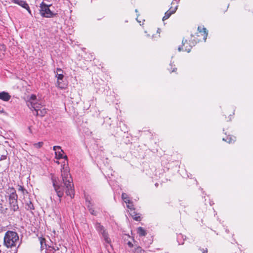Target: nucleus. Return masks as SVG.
I'll list each match as a JSON object with an SVG mask.
<instances>
[{
	"label": "nucleus",
	"mask_w": 253,
	"mask_h": 253,
	"mask_svg": "<svg viewBox=\"0 0 253 253\" xmlns=\"http://www.w3.org/2000/svg\"><path fill=\"white\" fill-rule=\"evenodd\" d=\"M55 77L57 78L56 86L61 89L66 88L67 84L64 81V75L62 74H56Z\"/></svg>",
	"instance_id": "nucleus-7"
},
{
	"label": "nucleus",
	"mask_w": 253,
	"mask_h": 253,
	"mask_svg": "<svg viewBox=\"0 0 253 253\" xmlns=\"http://www.w3.org/2000/svg\"><path fill=\"white\" fill-rule=\"evenodd\" d=\"M95 226L96 229L98 231V232H99L100 234L102 235L105 242L107 244H110L111 239L108 237V233L104 229V227L99 223H96Z\"/></svg>",
	"instance_id": "nucleus-5"
},
{
	"label": "nucleus",
	"mask_w": 253,
	"mask_h": 253,
	"mask_svg": "<svg viewBox=\"0 0 253 253\" xmlns=\"http://www.w3.org/2000/svg\"><path fill=\"white\" fill-rule=\"evenodd\" d=\"M127 208L129 210V212L134 210L133 205L131 201H126Z\"/></svg>",
	"instance_id": "nucleus-20"
},
{
	"label": "nucleus",
	"mask_w": 253,
	"mask_h": 253,
	"mask_svg": "<svg viewBox=\"0 0 253 253\" xmlns=\"http://www.w3.org/2000/svg\"><path fill=\"white\" fill-rule=\"evenodd\" d=\"M11 2L19 5L23 8L27 10L30 14H31V11L28 4L23 0H11Z\"/></svg>",
	"instance_id": "nucleus-10"
},
{
	"label": "nucleus",
	"mask_w": 253,
	"mask_h": 253,
	"mask_svg": "<svg viewBox=\"0 0 253 253\" xmlns=\"http://www.w3.org/2000/svg\"><path fill=\"white\" fill-rule=\"evenodd\" d=\"M175 70H176V68H173L171 72H174Z\"/></svg>",
	"instance_id": "nucleus-32"
},
{
	"label": "nucleus",
	"mask_w": 253,
	"mask_h": 253,
	"mask_svg": "<svg viewBox=\"0 0 253 253\" xmlns=\"http://www.w3.org/2000/svg\"><path fill=\"white\" fill-rule=\"evenodd\" d=\"M129 213L134 220L136 221H140L141 220V218L140 216L139 215V214L137 213L134 211V210H132V211H130Z\"/></svg>",
	"instance_id": "nucleus-17"
},
{
	"label": "nucleus",
	"mask_w": 253,
	"mask_h": 253,
	"mask_svg": "<svg viewBox=\"0 0 253 253\" xmlns=\"http://www.w3.org/2000/svg\"><path fill=\"white\" fill-rule=\"evenodd\" d=\"M157 185H158V184H157V183H156V184H155V185H156V186H157Z\"/></svg>",
	"instance_id": "nucleus-34"
},
{
	"label": "nucleus",
	"mask_w": 253,
	"mask_h": 253,
	"mask_svg": "<svg viewBox=\"0 0 253 253\" xmlns=\"http://www.w3.org/2000/svg\"><path fill=\"white\" fill-rule=\"evenodd\" d=\"M27 206H28V209H30V210L34 209V206H33V204L31 203V202H30L29 204H28L27 205Z\"/></svg>",
	"instance_id": "nucleus-26"
},
{
	"label": "nucleus",
	"mask_w": 253,
	"mask_h": 253,
	"mask_svg": "<svg viewBox=\"0 0 253 253\" xmlns=\"http://www.w3.org/2000/svg\"><path fill=\"white\" fill-rule=\"evenodd\" d=\"M85 202V205L87 206V208L88 209V210L90 211V213L93 215H96L95 212L92 208L93 204L91 202V199H90L88 197H86Z\"/></svg>",
	"instance_id": "nucleus-12"
},
{
	"label": "nucleus",
	"mask_w": 253,
	"mask_h": 253,
	"mask_svg": "<svg viewBox=\"0 0 253 253\" xmlns=\"http://www.w3.org/2000/svg\"><path fill=\"white\" fill-rule=\"evenodd\" d=\"M122 198L125 203H126V201L128 202L129 201H130L128 199V195L126 193H123L122 194Z\"/></svg>",
	"instance_id": "nucleus-22"
},
{
	"label": "nucleus",
	"mask_w": 253,
	"mask_h": 253,
	"mask_svg": "<svg viewBox=\"0 0 253 253\" xmlns=\"http://www.w3.org/2000/svg\"><path fill=\"white\" fill-rule=\"evenodd\" d=\"M40 14L42 17L46 18L52 17L54 15L53 12L50 10L49 6L42 2L40 5Z\"/></svg>",
	"instance_id": "nucleus-4"
},
{
	"label": "nucleus",
	"mask_w": 253,
	"mask_h": 253,
	"mask_svg": "<svg viewBox=\"0 0 253 253\" xmlns=\"http://www.w3.org/2000/svg\"><path fill=\"white\" fill-rule=\"evenodd\" d=\"M18 190L19 191L22 192L23 194H25V193H27V191L22 186H19Z\"/></svg>",
	"instance_id": "nucleus-24"
},
{
	"label": "nucleus",
	"mask_w": 253,
	"mask_h": 253,
	"mask_svg": "<svg viewBox=\"0 0 253 253\" xmlns=\"http://www.w3.org/2000/svg\"><path fill=\"white\" fill-rule=\"evenodd\" d=\"M61 173L64 185H62L59 180L52 178L53 186L55 191L60 198L63 196L65 191L67 195L73 198L74 196V186L72 184V179L67 165L64 164L62 166Z\"/></svg>",
	"instance_id": "nucleus-1"
},
{
	"label": "nucleus",
	"mask_w": 253,
	"mask_h": 253,
	"mask_svg": "<svg viewBox=\"0 0 253 253\" xmlns=\"http://www.w3.org/2000/svg\"><path fill=\"white\" fill-rule=\"evenodd\" d=\"M207 252H208V251H207V250H204L203 251V253H207Z\"/></svg>",
	"instance_id": "nucleus-31"
},
{
	"label": "nucleus",
	"mask_w": 253,
	"mask_h": 253,
	"mask_svg": "<svg viewBox=\"0 0 253 253\" xmlns=\"http://www.w3.org/2000/svg\"><path fill=\"white\" fill-rule=\"evenodd\" d=\"M55 74H62L63 73V71L62 69L60 68H57L56 71H54Z\"/></svg>",
	"instance_id": "nucleus-25"
},
{
	"label": "nucleus",
	"mask_w": 253,
	"mask_h": 253,
	"mask_svg": "<svg viewBox=\"0 0 253 253\" xmlns=\"http://www.w3.org/2000/svg\"><path fill=\"white\" fill-rule=\"evenodd\" d=\"M39 239L41 244V250H43L44 249H45L46 251H49L50 252H51L52 253H54V252L56 251V249L55 248H54L53 247H51L50 246L48 247V248H47L45 239L40 237L39 238Z\"/></svg>",
	"instance_id": "nucleus-9"
},
{
	"label": "nucleus",
	"mask_w": 253,
	"mask_h": 253,
	"mask_svg": "<svg viewBox=\"0 0 253 253\" xmlns=\"http://www.w3.org/2000/svg\"><path fill=\"white\" fill-rule=\"evenodd\" d=\"M11 98V95L5 91L0 92V99L4 101H8Z\"/></svg>",
	"instance_id": "nucleus-13"
},
{
	"label": "nucleus",
	"mask_w": 253,
	"mask_h": 253,
	"mask_svg": "<svg viewBox=\"0 0 253 253\" xmlns=\"http://www.w3.org/2000/svg\"><path fill=\"white\" fill-rule=\"evenodd\" d=\"M177 8V5H176L175 7H170L169 9L166 11L165 13V15L163 18V20L165 21L168 19L171 14L174 13L176 11Z\"/></svg>",
	"instance_id": "nucleus-11"
},
{
	"label": "nucleus",
	"mask_w": 253,
	"mask_h": 253,
	"mask_svg": "<svg viewBox=\"0 0 253 253\" xmlns=\"http://www.w3.org/2000/svg\"><path fill=\"white\" fill-rule=\"evenodd\" d=\"M8 192H10L9 196V202L12 209L14 211L18 209V206L17 205V195L16 193V191L13 188H9L8 189Z\"/></svg>",
	"instance_id": "nucleus-3"
},
{
	"label": "nucleus",
	"mask_w": 253,
	"mask_h": 253,
	"mask_svg": "<svg viewBox=\"0 0 253 253\" xmlns=\"http://www.w3.org/2000/svg\"><path fill=\"white\" fill-rule=\"evenodd\" d=\"M28 105L30 108H33L35 112L37 113L38 111V109H41L40 107H42L43 106L39 103H35L33 101L30 102V104L28 102Z\"/></svg>",
	"instance_id": "nucleus-15"
},
{
	"label": "nucleus",
	"mask_w": 253,
	"mask_h": 253,
	"mask_svg": "<svg viewBox=\"0 0 253 253\" xmlns=\"http://www.w3.org/2000/svg\"><path fill=\"white\" fill-rule=\"evenodd\" d=\"M137 233L139 236H145L146 235V230L141 227H139L137 229Z\"/></svg>",
	"instance_id": "nucleus-18"
},
{
	"label": "nucleus",
	"mask_w": 253,
	"mask_h": 253,
	"mask_svg": "<svg viewBox=\"0 0 253 253\" xmlns=\"http://www.w3.org/2000/svg\"><path fill=\"white\" fill-rule=\"evenodd\" d=\"M41 109H38L36 115L41 117L44 116L46 113V109L44 106L40 107Z\"/></svg>",
	"instance_id": "nucleus-16"
},
{
	"label": "nucleus",
	"mask_w": 253,
	"mask_h": 253,
	"mask_svg": "<svg viewBox=\"0 0 253 253\" xmlns=\"http://www.w3.org/2000/svg\"><path fill=\"white\" fill-rule=\"evenodd\" d=\"M3 240L4 245L7 248H16L19 246V236L15 232L7 231L5 234Z\"/></svg>",
	"instance_id": "nucleus-2"
},
{
	"label": "nucleus",
	"mask_w": 253,
	"mask_h": 253,
	"mask_svg": "<svg viewBox=\"0 0 253 253\" xmlns=\"http://www.w3.org/2000/svg\"><path fill=\"white\" fill-rule=\"evenodd\" d=\"M222 140L223 141L227 142L228 143H231L235 141V137L233 136L229 135L226 137V138H223Z\"/></svg>",
	"instance_id": "nucleus-19"
},
{
	"label": "nucleus",
	"mask_w": 253,
	"mask_h": 253,
	"mask_svg": "<svg viewBox=\"0 0 253 253\" xmlns=\"http://www.w3.org/2000/svg\"><path fill=\"white\" fill-rule=\"evenodd\" d=\"M135 12H138V11H137V9H135Z\"/></svg>",
	"instance_id": "nucleus-33"
},
{
	"label": "nucleus",
	"mask_w": 253,
	"mask_h": 253,
	"mask_svg": "<svg viewBox=\"0 0 253 253\" xmlns=\"http://www.w3.org/2000/svg\"><path fill=\"white\" fill-rule=\"evenodd\" d=\"M134 253H144L145 251L143 250L140 247H137L134 249Z\"/></svg>",
	"instance_id": "nucleus-21"
},
{
	"label": "nucleus",
	"mask_w": 253,
	"mask_h": 253,
	"mask_svg": "<svg viewBox=\"0 0 253 253\" xmlns=\"http://www.w3.org/2000/svg\"><path fill=\"white\" fill-rule=\"evenodd\" d=\"M5 46L3 45H1L0 46V49L1 51V52L3 53V51H4L5 50Z\"/></svg>",
	"instance_id": "nucleus-27"
},
{
	"label": "nucleus",
	"mask_w": 253,
	"mask_h": 253,
	"mask_svg": "<svg viewBox=\"0 0 253 253\" xmlns=\"http://www.w3.org/2000/svg\"><path fill=\"white\" fill-rule=\"evenodd\" d=\"M53 149L55 151V158L56 159H59L63 158L67 160V156H63L64 152L60 146H55L53 147Z\"/></svg>",
	"instance_id": "nucleus-8"
},
{
	"label": "nucleus",
	"mask_w": 253,
	"mask_h": 253,
	"mask_svg": "<svg viewBox=\"0 0 253 253\" xmlns=\"http://www.w3.org/2000/svg\"><path fill=\"white\" fill-rule=\"evenodd\" d=\"M198 31H199V33L202 36H203L204 40L205 42L208 36V31H207L206 28L205 27H198Z\"/></svg>",
	"instance_id": "nucleus-14"
},
{
	"label": "nucleus",
	"mask_w": 253,
	"mask_h": 253,
	"mask_svg": "<svg viewBox=\"0 0 253 253\" xmlns=\"http://www.w3.org/2000/svg\"><path fill=\"white\" fill-rule=\"evenodd\" d=\"M127 245L130 248H132L133 247V244L129 241L127 243Z\"/></svg>",
	"instance_id": "nucleus-29"
},
{
	"label": "nucleus",
	"mask_w": 253,
	"mask_h": 253,
	"mask_svg": "<svg viewBox=\"0 0 253 253\" xmlns=\"http://www.w3.org/2000/svg\"><path fill=\"white\" fill-rule=\"evenodd\" d=\"M196 42L197 41H195L194 42L192 41H189V43H188L187 40H183L182 42V45L184 46L185 44H188V46H185L184 49L182 47V46H179L178 48V50L179 51L184 50L187 51V52H189L191 51L192 47L195 45Z\"/></svg>",
	"instance_id": "nucleus-6"
},
{
	"label": "nucleus",
	"mask_w": 253,
	"mask_h": 253,
	"mask_svg": "<svg viewBox=\"0 0 253 253\" xmlns=\"http://www.w3.org/2000/svg\"><path fill=\"white\" fill-rule=\"evenodd\" d=\"M36 99V96L35 95H31V99L32 100L35 101Z\"/></svg>",
	"instance_id": "nucleus-28"
},
{
	"label": "nucleus",
	"mask_w": 253,
	"mask_h": 253,
	"mask_svg": "<svg viewBox=\"0 0 253 253\" xmlns=\"http://www.w3.org/2000/svg\"><path fill=\"white\" fill-rule=\"evenodd\" d=\"M6 159V156H2L1 158H0V160H4V159Z\"/></svg>",
	"instance_id": "nucleus-30"
},
{
	"label": "nucleus",
	"mask_w": 253,
	"mask_h": 253,
	"mask_svg": "<svg viewBox=\"0 0 253 253\" xmlns=\"http://www.w3.org/2000/svg\"><path fill=\"white\" fill-rule=\"evenodd\" d=\"M43 143L42 142H39L38 143H35L34 146L35 148H40L42 146Z\"/></svg>",
	"instance_id": "nucleus-23"
}]
</instances>
